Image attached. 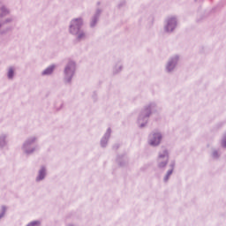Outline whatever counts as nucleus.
Listing matches in <instances>:
<instances>
[{"label":"nucleus","instance_id":"f257e3e1","mask_svg":"<svg viewBox=\"0 0 226 226\" xmlns=\"http://www.w3.org/2000/svg\"><path fill=\"white\" fill-rule=\"evenodd\" d=\"M149 116H151V104L146 107L139 117V123H140L141 121H145V123H141L139 124V128H144V126L147 124V117H149Z\"/></svg>","mask_w":226,"mask_h":226},{"label":"nucleus","instance_id":"f03ea898","mask_svg":"<svg viewBox=\"0 0 226 226\" xmlns=\"http://www.w3.org/2000/svg\"><path fill=\"white\" fill-rule=\"evenodd\" d=\"M82 19H75L71 22L70 25V33L72 34H79L80 33V27H82Z\"/></svg>","mask_w":226,"mask_h":226},{"label":"nucleus","instance_id":"7ed1b4c3","mask_svg":"<svg viewBox=\"0 0 226 226\" xmlns=\"http://www.w3.org/2000/svg\"><path fill=\"white\" fill-rule=\"evenodd\" d=\"M75 74V62H69L64 69L65 80L72 82V79Z\"/></svg>","mask_w":226,"mask_h":226},{"label":"nucleus","instance_id":"20e7f679","mask_svg":"<svg viewBox=\"0 0 226 226\" xmlns=\"http://www.w3.org/2000/svg\"><path fill=\"white\" fill-rule=\"evenodd\" d=\"M169 163V152L167 150H164L163 154H159V169H163L167 167V164Z\"/></svg>","mask_w":226,"mask_h":226},{"label":"nucleus","instance_id":"39448f33","mask_svg":"<svg viewBox=\"0 0 226 226\" xmlns=\"http://www.w3.org/2000/svg\"><path fill=\"white\" fill-rule=\"evenodd\" d=\"M176 26H177V20L176 18H170L168 19V23L165 26L166 33H172L174 29H176Z\"/></svg>","mask_w":226,"mask_h":226},{"label":"nucleus","instance_id":"423d86ee","mask_svg":"<svg viewBox=\"0 0 226 226\" xmlns=\"http://www.w3.org/2000/svg\"><path fill=\"white\" fill-rule=\"evenodd\" d=\"M160 142H162V134L160 132L154 133L149 142L150 146H159Z\"/></svg>","mask_w":226,"mask_h":226},{"label":"nucleus","instance_id":"0eeeda50","mask_svg":"<svg viewBox=\"0 0 226 226\" xmlns=\"http://www.w3.org/2000/svg\"><path fill=\"white\" fill-rule=\"evenodd\" d=\"M177 61H179V56H177L171 58L166 66L167 72H172V70L176 68V64H177Z\"/></svg>","mask_w":226,"mask_h":226},{"label":"nucleus","instance_id":"6e6552de","mask_svg":"<svg viewBox=\"0 0 226 226\" xmlns=\"http://www.w3.org/2000/svg\"><path fill=\"white\" fill-rule=\"evenodd\" d=\"M36 141V138H32L31 139L26 140L24 145H23V149L25 151V153H26V154H31V153L34 152V148H33L32 150L27 149V147H29V146H31V144H33V142Z\"/></svg>","mask_w":226,"mask_h":226},{"label":"nucleus","instance_id":"1a4fd4ad","mask_svg":"<svg viewBox=\"0 0 226 226\" xmlns=\"http://www.w3.org/2000/svg\"><path fill=\"white\" fill-rule=\"evenodd\" d=\"M110 133H112V130L110 128H108L106 133L104 134V136L101 139L102 147H107V144L109 142V139H110Z\"/></svg>","mask_w":226,"mask_h":226},{"label":"nucleus","instance_id":"9d476101","mask_svg":"<svg viewBox=\"0 0 226 226\" xmlns=\"http://www.w3.org/2000/svg\"><path fill=\"white\" fill-rule=\"evenodd\" d=\"M100 15H102V11L97 10L95 15L94 16L90 23L91 27H94V26H96V23L98 22V19H100Z\"/></svg>","mask_w":226,"mask_h":226},{"label":"nucleus","instance_id":"9b49d317","mask_svg":"<svg viewBox=\"0 0 226 226\" xmlns=\"http://www.w3.org/2000/svg\"><path fill=\"white\" fill-rule=\"evenodd\" d=\"M46 170L45 167H41V169L39 171V175L36 177V181H41L43 179H45V176H46Z\"/></svg>","mask_w":226,"mask_h":226},{"label":"nucleus","instance_id":"f8f14e48","mask_svg":"<svg viewBox=\"0 0 226 226\" xmlns=\"http://www.w3.org/2000/svg\"><path fill=\"white\" fill-rule=\"evenodd\" d=\"M54 68H56V65H50L49 67L46 68L42 72V75H51L52 72H54Z\"/></svg>","mask_w":226,"mask_h":226},{"label":"nucleus","instance_id":"ddd939ff","mask_svg":"<svg viewBox=\"0 0 226 226\" xmlns=\"http://www.w3.org/2000/svg\"><path fill=\"white\" fill-rule=\"evenodd\" d=\"M172 172H174V164L171 165V170H168L166 176L164 177V181L167 183L170 176H172Z\"/></svg>","mask_w":226,"mask_h":226},{"label":"nucleus","instance_id":"4468645a","mask_svg":"<svg viewBox=\"0 0 226 226\" xmlns=\"http://www.w3.org/2000/svg\"><path fill=\"white\" fill-rule=\"evenodd\" d=\"M8 13H10L8 9H5L4 7L0 8V19L8 15ZM0 27H1V24H0Z\"/></svg>","mask_w":226,"mask_h":226},{"label":"nucleus","instance_id":"2eb2a0df","mask_svg":"<svg viewBox=\"0 0 226 226\" xmlns=\"http://www.w3.org/2000/svg\"><path fill=\"white\" fill-rule=\"evenodd\" d=\"M15 72L13 71V67H10L8 72V79H13Z\"/></svg>","mask_w":226,"mask_h":226},{"label":"nucleus","instance_id":"dca6fc26","mask_svg":"<svg viewBox=\"0 0 226 226\" xmlns=\"http://www.w3.org/2000/svg\"><path fill=\"white\" fill-rule=\"evenodd\" d=\"M6 213V207H2V213L0 214V219L4 216V214Z\"/></svg>","mask_w":226,"mask_h":226},{"label":"nucleus","instance_id":"f3484780","mask_svg":"<svg viewBox=\"0 0 226 226\" xmlns=\"http://www.w3.org/2000/svg\"><path fill=\"white\" fill-rule=\"evenodd\" d=\"M86 38V34H84L83 32L79 33L78 35V40H82Z\"/></svg>","mask_w":226,"mask_h":226},{"label":"nucleus","instance_id":"a211bd4d","mask_svg":"<svg viewBox=\"0 0 226 226\" xmlns=\"http://www.w3.org/2000/svg\"><path fill=\"white\" fill-rule=\"evenodd\" d=\"M4 139H5L4 136L0 138V146L1 147L4 146V144H6V141H4Z\"/></svg>","mask_w":226,"mask_h":226},{"label":"nucleus","instance_id":"6ab92c4d","mask_svg":"<svg viewBox=\"0 0 226 226\" xmlns=\"http://www.w3.org/2000/svg\"><path fill=\"white\" fill-rule=\"evenodd\" d=\"M222 146V147H226V134L223 136Z\"/></svg>","mask_w":226,"mask_h":226},{"label":"nucleus","instance_id":"aec40b11","mask_svg":"<svg viewBox=\"0 0 226 226\" xmlns=\"http://www.w3.org/2000/svg\"><path fill=\"white\" fill-rule=\"evenodd\" d=\"M213 157L214 158H218V151H214L213 152Z\"/></svg>","mask_w":226,"mask_h":226},{"label":"nucleus","instance_id":"412c9836","mask_svg":"<svg viewBox=\"0 0 226 226\" xmlns=\"http://www.w3.org/2000/svg\"><path fill=\"white\" fill-rule=\"evenodd\" d=\"M6 22H10V20H9V19H7V20H6Z\"/></svg>","mask_w":226,"mask_h":226}]
</instances>
